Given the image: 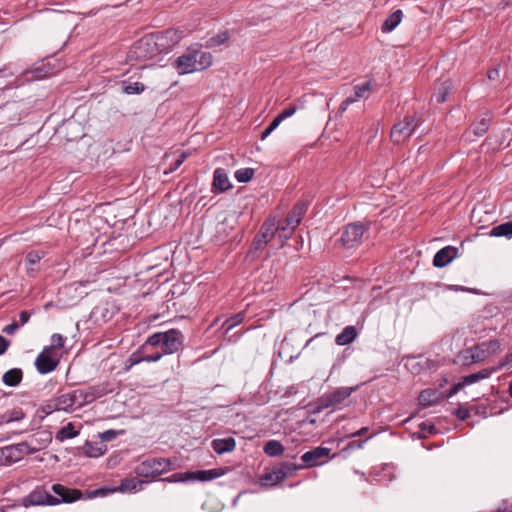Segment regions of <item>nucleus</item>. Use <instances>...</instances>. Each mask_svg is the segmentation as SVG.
Returning a JSON list of instances; mask_svg holds the SVG:
<instances>
[{
  "label": "nucleus",
  "mask_w": 512,
  "mask_h": 512,
  "mask_svg": "<svg viewBox=\"0 0 512 512\" xmlns=\"http://www.w3.org/2000/svg\"><path fill=\"white\" fill-rule=\"evenodd\" d=\"M229 39L228 31L220 32L208 40V46L215 47L224 44Z\"/></svg>",
  "instance_id": "obj_43"
},
{
  "label": "nucleus",
  "mask_w": 512,
  "mask_h": 512,
  "mask_svg": "<svg viewBox=\"0 0 512 512\" xmlns=\"http://www.w3.org/2000/svg\"><path fill=\"white\" fill-rule=\"evenodd\" d=\"M41 257L37 252H30L27 255V261L30 264H36L40 261Z\"/></svg>",
  "instance_id": "obj_55"
},
{
  "label": "nucleus",
  "mask_w": 512,
  "mask_h": 512,
  "mask_svg": "<svg viewBox=\"0 0 512 512\" xmlns=\"http://www.w3.org/2000/svg\"><path fill=\"white\" fill-rule=\"evenodd\" d=\"M437 429L433 424L422 422L418 424V438H425L428 435L436 434Z\"/></svg>",
  "instance_id": "obj_41"
},
{
  "label": "nucleus",
  "mask_w": 512,
  "mask_h": 512,
  "mask_svg": "<svg viewBox=\"0 0 512 512\" xmlns=\"http://www.w3.org/2000/svg\"><path fill=\"white\" fill-rule=\"evenodd\" d=\"M212 59L209 52L192 49L179 56L174 62V67L180 75L189 74L207 69L212 65Z\"/></svg>",
  "instance_id": "obj_1"
},
{
  "label": "nucleus",
  "mask_w": 512,
  "mask_h": 512,
  "mask_svg": "<svg viewBox=\"0 0 512 512\" xmlns=\"http://www.w3.org/2000/svg\"><path fill=\"white\" fill-rule=\"evenodd\" d=\"M184 336L178 329H170L165 332H156L146 340V347L156 345L160 347L164 354H173L183 346Z\"/></svg>",
  "instance_id": "obj_2"
},
{
  "label": "nucleus",
  "mask_w": 512,
  "mask_h": 512,
  "mask_svg": "<svg viewBox=\"0 0 512 512\" xmlns=\"http://www.w3.org/2000/svg\"><path fill=\"white\" fill-rule=\"evenodd\" d=\"M51 340L52 344L48 348H52V352L55 353L56 349H61L64 347L65 338L61 334H53Z\"/></svg>",
  "instance_id": "obj_46"
},
{
  "label": "nucleus",
  "mask_w": 512,
  "mask_h": 512,
  "mask_svg": "<svg viewBox=\"0 0 512 512\" xmlns=\"http://www.w3.org/2000/svg\"><path fill=\"white\" fill-rule=\"evenodd\" d=\"M194 480L210 481L223 475L221 469L199 470L193 472Z\"/></svg>",
  "instance_id": "obj_31"
},
{
  "label": "nucleus",
  "mask_w": 512,
  "mask_h": 512,
  "mask_svg": "<svg viewBox=\"0 0 512 512\" xmlns=\"http://www.w3.org/2000/svg\"><path fill=\"white\" fill-rule=\"evenodd\" d=\"M145 347L146 342L141 346V353H144L145 362H157L165 355L160 347L156 348V345H149L146 349Z\"/></svg>",
  "instance_id": "obj_27"
},
{
  "label": "nucleus",
  "mask_w": 512,
  "mask_h": 512,
  "mask_svg": "<svg viewBox=\"0 0 512 512\" xmlns=\"http://www.w3.org/2000/svg\"><path fill=\"white\" fill-rule=\"evenodd\" d=\"M171 460L165 457L147 458L134 467V473L142 478H156L171 470Z\"/></svg>",
  "instance_id": "obj_5"
},
{
  "label": "nucleus",
  "mask_w": 512,
  "mask_h": 512,
  "mask_svg": "<svg viewBox=\"0 0 512 512\" xmlns=\"http://www.w3.org/2000/svg\"><path fill=\"white\" fill-rule=\"evenodd\" d=\"M79 431L75 430V427L72 423H67L65 426H63L57 433H56V440L58 441H64L67 439H72L76 436H78Z\"/></svg>",
  "instance_id": "obj_34"
},
{
  "label": "nucleus",
  "mask_w": 512,
  "mask_h": 512,
  "mask_svg": "<svg viewBox=\"0 0 512 512\" xmlns=\"http://www.w3.org/2000/svg\"><path fill=\"white\" fill-rule=\"evenodd\" d=\"M350 104L346 100H343L342 103L339 106L340 112L346 111V109L349 107Z\"/></svg>",
  "instance_id": "obj_63"
},
{
  "label": "nucleus",
  "mask_w": 512,
  "mask_h": 512,
  "mask_svg": "<svg viewBox=\"0 0 512 512\" xmlns=\"http://www.w3.org/2000/svg\"><path fill=\"white\" fill-rule=\"evenodd\" d=\"M457 255V249L451 246L440 249L434 256L433 265L444 267L448 265Z\"/></svg>",
  "instance_id": "obj_20"
},
{
  "label": "nucleus",
  "mask_w": 512,
  "mask_h": 512,
  "mask_svg": "<svg viewBox=\"0 0 512 512\" xmlns=\"http://www.w3.org/2000/svg\"><path fill=\"white\" fill-rule=\"evenodd\" d=\"M188 480H194L193 472L174 473L173 475L163 479V481L169 483L185 482Z\"/></svg>",
  "instance_id": "obj_40"
},
{
  "label": "nucleus",
  "mask_w": 512,
  "mask_h": 512,
  "mask_svg": "<svg viewBox=\"0 0 512 512\" xmlns=\"http://www.w3.org/2000/svg\"><path fill=\"white\" fill-rule=\"evenodd\" d=\"M144 89H145V86L141 82H133V83H127V84L124 83V86H123V91L128 95L140 94L144 91Z\"/></svg>",
  "instance_id": "obj_42"
},
{
  "label": "nucleus",
  "mask_w": 512,
  "mask_h": 512,
  "mask_svg": "<svg viewBox=\"0 0 512 512\" xmlns=\"http://www.w3.org/2000/svg\"><path fill=\"white\" fill-rule=\"evenodd\" d=\"M350 104L346 100H343L342 103L339 106L340 112L346 111V109L349 107Z\"/></svg>",
  "instance_id": "obj_64"
},
{
  "label": "nucleus",
  "mask_w": 512,
  "mask_h": 512,
  "mask_svg": "<svg viewBox=\"0 0 512 512\" xmlns=\"http://www.w3.org/2000/svg\"><path fill=\"white\" fill-rule=\"evenodd\" d=\"M236 442L232 437L223 439H214L212 441V448L217 454H224L231 452L235 449Z\"/></svg>",
  "instance_id": "obj_22"
},
{
  "label": "nucleus",
  "mask_w": 512,
  "mask_h": 512,
  "mask_svg": "<svg viewBox=\"0 0 512 512\" xmlns=\"http://www.w3.org/2000/svg\"><path fill=\"white\" fill-rule=\"evenodd\" d=\"M130 366L139 364L144 361V353H141V347L129 357Z\"/></svg>",
  "instance_id": "obj_49"
},
{
  "label": "nucleus",
  "mask_w": 512,
  "mask_h": 512,
  "mask_svg": "<svg viewBox=\"0 0 512 512\" xmlns=\"http://www.w3.org/2000/svg\"><path fill=\"white\" fill-rule=\"evenodd\" d=\"M265 454L271 457H277L283 454L284 446L277 440H269L263 448Z\"/></svg>",
  "instance_id": "obj_33"
},
{
  "label": "nucleus",
  "mask_w": 512,
  "mask_h": 512,
  "mask_svg": "<svg viewBox=\"0 0 512 512\" xmlns=\"http://www.w3.org/2000/svg\"><path fill=\"white\" fill-rule=\"evenodd\" d=\"M121 433H123V431L109 429L100 433L99 437L103 442H110L113 441Z\"/></svg>",
  "instance_id": "obj_47"
},
{
  "label": "nucleus",
  "mask_w": 512,
  "mask_h": 512,
  "mask_svg": "<svg viewBox=\"0 0 512 512\" xmlns=\"http://www.w3.org/2000/svg\"><path fill=\"white\" fill-rule=\"evenodd\" d=\"M371 90V83L365 82L362 84H358L354 87V95L357 99H361L365 97V95Z\"/></svg>",
  "instance_id": "obj_44"
},
{
  "label": "nucleus",
  "mask_w": 512,
  "mask_h": 512,
  "mask_svg": "<svg viewBox=\"0 0 512 512\" xmlns=\"http://www.w3.org/2000/svg\"><path fill=\"white\" fill-rule=\"evenodd\" d=\"M453 415H455L459 420L465 421L470 417V410L460 406L453 412Z\"/></svg>",
  "instance_id": "obj_50"
},
{
  "label": "nucleus",
  "mask_w": 512,
  "mask_h": 512,
  "mask_svg": "<svg viewBox=\"0 0 512 512\" xmlns=\"http://www.w3.org/2000/svg\"><path fill=\"white\" fill-rule=\"evenodd\" d=\"M2 451H3V454H4V455H6L7 457H10V458H11V457L13 456V453H14L15 451H17V449H16L15 447L10 446V447H5V448H3V450H2Z\"/></svg>",
  "instance_id": "obj_59"
},
{
  "label": "nucleus",
  "mask_w": 512,
  "mask_h": 512,
  "mask_svg": "<svg viewBox=\"0 0 512 512\" xmlns=\"http://www.w3.org/2000/svg\"><path fill=\"white\" fill-rule=\"evenodd\" d=\"M402 11L400 9L394 11L392 14H390L385 21L383 22L381 26V30L384 33H389L393 31L401 22L402 20Z\"/></svg>",
  "instance_id": "obj_26"
},
{
  "label": "nucleus",
  "mask_w": 512,
  "mask_h": 512,
  "mask_svg": "<svg viewBox=\"0 0 512 512\" xmlns=\"http://www.w3.org/2000/svg\"><path fill=\"white\" fill-rule=\"evenodd\" d=\"M368 430H369L368 427H362L358 431L352 433L351 436L352 437L363 436V435H365L368 432Z\"/></svg>",
  "instance_id": "obj_60"
},
{
  "label": "nucleus",
  "mask_w": 512,
  "mask_h": 512,
  "mask_svg": "<svg viewBox=\"0 0 512 512\" xmlns=\"http://www.w3.org/2000/svg\"><path fill=\"white\" fill-rule=\"evenodd\" d=\"M82 397L83 396L81 389L60 394L55 399L54 409L68 411L73 406L82 407L83 405H85Z\"/></svg>",
  "instance_id": "obj_13"
},
{
  "label": "nucleus",
  "mask_w": 512,
  "mask_h": 512,
  "mask_svg": "<svg viewBox=\"0 0 512 512\" xmlns=\"http://www.w3.org/2000/svg\"><path fill=\"white\" fill-rule=\"evenodd\" d=\"M277 467L280 471L282 479L284 480L287 477H293L298 470L305 468V465H297L292 462H283Z\"/></svg>",
  "instance_id": "obj_30"
},
{
  "label": "nucleus",
  "mask_w": 512,
  "mask_h": 512,
  "mask_svg": "<svg viewBox=\"0 0 512 512\" xmlns=\"http://www.w3.org/2000/svg\"><path fill=\"white\" fill-rule=\"evenodd\" d=\"M231 187L229 178L224 169L217 168L213 173V188L220 192H224Z\"/></svg>",
  "instance_id": "obj_21"
},
{
  "label": "nucleus",
  "mask_w": 512,
  "mask_h": 512,
  "mask_svg": "<svg viewBox=\"0 0 512 512\" xmlns=\"http://www.w3.org/2000/svg\"><path fill=\"white\" fill-rule=\"evenodd\" d=\"M416 129V121L413 115L406 116L403 121L396 123L391 129V139L400 144L409 138Z\"/></svg>",
  "instance_id": "obj_12"
},
{
  "label": "nucleus",
  "mask_w": 512,
  "mask_h": 512,
  "mask_svg": "<svg viewBox=\"0 0 512 512\" xmlns=\"http://www.w3.org/2000/svg\"><path fill=\"white\" fill-rule=\"evenodd\" d=\"M19 328V323H17L16 321H13L12 323L6 325L3 329H2V332L8 334V335H12L14 334Z\"/></svg>",
  "instance_id": "obj_54"
},
{
  "label": "nucleus",
  "mask_w": 512,
  "mask_h": 512,
  "mask_svg": "<svg viewBox=\"0 0 512 512\" xmlns=\"http://www.w3.org/2000/svg\"><path fill=\"white\" fill-rule=\"evenodd\" d=\"M499 348L498 340H489L467 349L466 354L467 358L471 359V363H478L493 355Z\"/></svg>",
  "instance_id": "obj_10"
},
{
  "label": "nucleus",
  "mask_w": 512,
  "mask_h": 512,
  "mask_svg": "<svg viewBox=\"0 0 512 512\" xmlns=\"http://www.w3.org/2000/svg\"><path fill=\"white\" fill-rule=\"evenodd\" d=\"M297 110V107L294 106V105H291L287 108H285L278 116V120H280L281 122L285 119H287L288 117H291L292 115H294V113L296 112Z\"/></svg>",
  "instance_id": "obj_51"
},
{
  "label": "nucleus",
  "mask_w": 512,
  "mask_h": 512,
  "mask_svg": "<svg viewBox=\"0 0 512 512\" xmlns=\"http://www.w3.org/2000/svg\"><path fill=\"white\" fill-rule=\"evenodd\" d=\"M52 491L58 495L61 502L72 503L79 500L82 496V492L78 489H71L62 484H53Z\"/></svg>",
  "instance_id": "obj_17"
},
{
  "label": "nucleus",
  "mask_w": 512,
  "mask_h": 512,
  "mask_svg": "<svg viewBox=\"0 0 512 512\" xmlns=\"http://www.w3.org/2000/svg\"><path fill=\"white\" fill-rule=\"evenodd\" d=\"M187 157H188V154L185 152L178 155V157L174 160V162H172L170 164V167L167 170H165L164 173L169 174V173L176 171L183 164V162L186 160Z\"/></svg>",
  "instance_id": "obj_45"
},
{
  "label": "nucleus",
  "mask_w": 512,
  "mask_h": 512,
  "mask_svg": "<svg viewBox=\"0 0 512 512\" xmlns=\"http://www.w3.org/2000/svg\"><path fill=\"white\" fill-rule=\"evenodd\" d=\"M357 387H339L335 390L323 394L317 400L316 412H320L324 409H340L343 407L351 394L356 391Z\"/></svg>",
  "instance_id": "obj_6"
},
{
  "label": "nucleus",
  "mask_w": 512,
  "mask_h": 512,
  "mask_svg": "<svg viewBox=\"0 0 512 512\" xmlns=\"http://www.w3.org/2000/svg\"><path fill=\"white\" fill-rule=\"evenodd\" d=\"M190 31L191 30L180 28H170L163 32L153 33L152 37L154 38V41L157 42V49L161 54L169 52Z\"/></svg>",
  "instance_id": "obj_7"
},
{
  "label": "nucleus",
  "mask_w": 512,
  "mask_h": 512,
  "mask_svg": "<svg viewBox=\"0 0 512 512\" xmlns=\"http://www.w3.org/2000/svg\"><path fill=\"white\" fill-rule=\"evenodd\" d=\"M235 179L239 183H247L249 182L253 176H254V169L252 168H242L235 172Z\"/></svg>",
  "instance_id": "obj_39"
},
{
  "label": "nucleus",
  "mask_w": 512,
  "mask_h": 512,
  "mask_svg": "<svg viewBox=\"0 0 512 512\" xmlns=\"http://www.w3.org/2000/svg\"><path fill=\"white\" fill-rule=\"evenodd\" d=\"M22 504L25 507L39 505L55 506L60 504V500L58 499V497L52 496L44 488L37 487L33 491H31L25 498H23Z\"/></svg>",
  "instance_id": "obj_11"
},
{
  "label": "nucleus",
  "mask_w": 512,
  "mask_h": 512,
  "mask_svg": "<svg viewBox=\"0 0 512 512\" xmlns=\"http://www.w3.org/2000/svg\"><path fill=\"white\" fill-rule=\"evenodd\" d=\"M281 121L278 118H274L273 121L269 124V126L262 132L261 139L264 140L267 138L279 125Z\"/></svg>",
  "instance_id": "obj_48"
},
{
  "label": "nucleus",
  "mask_w": 512,
  "mask_h": 512,
  "mask_svg": "<svg viewBox=\"0 0 512 512\" xmlns=\"http://www.w3.org/2000/svg\"><path fill=\"white\" fill-rule=\"evenodd\" d=\"M490 235L494 237H512V221H508L493 227Z\"/></svg>",
  "instance_id": "obj_32"
},
{
  "label": "nucleus",
  "mask_w": 512,
  "mask_h": 512,
  "mask_svg": "<svg viewBox=\"0 0 512 512\" xmlns=\"http://www.w3.org/2000/svg\"><path fill=\"white\" fill-rule=\"evenodd\" d=\"M488 78L492 81L499 79V71L498 69H492L488 71Z\"/></svg>",
  "instance_id": "obj_58"
},
{
  "label": "nucleus",
  "mask_w": 512,
  "mask_h": 512,
  "mask_svg": "<svg viewBox=\"0 0 512 512\" xmlns=\"http://www.w3.org/2000/svg\"><path fill=\"white\" fill-rule=\"evenodd\" d=\"M9 344V341L0 335V355H3L7 351Z\"/></svg>",
  "instance_id": "obj_56"
},
{
  "label": "nucleus",
  "mask_w": 512,
  "mask_h": 512,
  "mask_svg": "<svg viewBox=\"0 0 512 512\" xmlns=\"http://www.w3.org/2000/svg\"><path fill=\"white\" fill-rule=\"evenodd\" d=\"M283 481L278 467L273 470L266 472L260 477V484L262 486H274Z\"/></svg>",
  "instance_id": "obj_29"
},
{
  "label": "nucleus",
  "mask_w": 512,
  "mask_h": 512,
  "mask_svg": "<svg viewBox=\"0 0 512 512\" xmlns=\"http://www.w3.org/2000/svg\"><path fill=\"white\" fill-rule=\"evenodd\" d=\"M452 88V84L449 80H446L444 82H441L437 88L435 89V92L432 96V99L436 103H443L446 101L447 96L450 93V90Z\"/></svg>",
  "instance_id": "obj_28"
},
{
  "label": "nucleus",
  "mask_w": 512,
  "mask_h": 512,
  "mask_svg": "<svg viewBox=\"0 0 512 512\" xmlns=\"http://www.w3.org/2000/svg\"><path fill=\"white\" fill-rule=\"evenodd\" d=\"M24 418V413L21 409H13L11 411L6 412L1 416L0 423H10L20 421Z\"/></svg>",
  "instance_id": "obj_38"
},
{
  "label": "nucleus",
  "mask_w": 512,
  "mask_h": 512,
  "mask_svg": "<svg viewBox=\"0 0 512 512\" xmlns=\"http://www.w3.org/2000/svg\"><path fill=\"white\" fill-rule=\"evenodd\" d=\"M504 366L512 363V351L506 355L505 360L502 362Z\"/></svg>",
  "instance_id": "obj_62"
},
{
  "label": "nucleus",
  "mask_w": 512,
  "mask_h": 512,
  "mask_svg": "<svg viewBox=\"0 0 512 512\" xmlns=\"http://www.w3.org/2000/svg\"><path fill=\"white\" fill-rule=\"evenodd\" d=\"M443 397L444 394L439 389L428 388L418 394V404L424 407H428L439 402L441 399H443Z\"/></svg>",
  "instance_id": "obj_18"
},
{
  "label": "nucleus",
  "mask_w": 512,
  "mask_h": 512,
  "mask_svg": "<svg viewBox=\"0 0 512 512\" xmlns=\"http://www.w3.org/2000/svg\"><path fill=\"white\" fill-rule=\"evenodd\" d=\"M23 379V371L20 368H12L2 376V382L8 387L18 386Z\"/></svg>",
  "instance_id": "obj_23"
},
{
  "label": "nucleus",
  "mask_w": 512,
  "mask_h": 512,
  "mask_svg": "<svg viewBox=\"0 0 512 512\" xmlns=\"http://www.w3.org/2000/svg\"><path fill=\"white\" fill-rule=\"evenodd\" d=\"M295 230H292L291 228H288L285 232L278 231L279 232V239H280V247H283L285 242L292 237V234Z\"/></svg>",
  "instance_id": "obj_53"
},
{
  "label": "nucleus",
  "mask_w": 512,
  "mask_h": 512,
  "mask_svg": "<svg viewBox=\"0 0 512 512\" xmlns=\"http://www.w3.org/2000/svg\"><path fill=\"white\" fill-rule=\"evenodd\" d=\"M59 360L52 348H44L36 357L35 366L40 374H47L56 369Z\"/></svg>",
  "instance_id": "obj_14"
},
{
  "label": "nucleus",
  "mask_w": 512,
  "mask_h": 512,
  "mask_svg": "<svg viewBox=\"0 0 512 512\" xmlns=\"http://www.w3.org/2000/svg\"><path fill=\"white\" fill-rule=\"evenodd\" d=\"M82 390V399L84 401V404H89L95 401L98 398H101L108 394L109 390L107 388V384H98L89 386L86 389Z\"/></svg>",
  "instance_id": "obj_19"
},
{
  "label": "nucleus",
  "mask_w": 512,
  "mask_h": 512,
  "mask_svg": "<svg viewBox=\"0 0 512 512\" xmlns=\"http://www.w3.org/2000/svg\"><path fill=\"white\" fill-rule=\"evenodd\" d=\"M159 54L157 42L154 41L152 34H147L131 46L127 59L131 63H136L153 59Z\"/></svg>",
  "instance_id": "obj_4"
},
{
  "label": "nucleus",
  "mask_w": 512,
  "mask_h": 512,
  "mask_svg": "<svg viewBox=\"0 0 512 512\" xmlns=\"http://www.w3.org/2000/svg\"><path fill=\"white\" fill-rule=\"evenodd\" d=\"M490 118L483 117L472 124L473 133L476 136H483L489 129Z\"/></svg>",
  "instance_id": "obj_36"
},
{
  "label": "nucleus",
  "mask_w": 512,
  "mask_h": 512,
  "mask_svg": "<svg viewBox=\"0 0 512 512\" xmlns=\"http://www.w3.org/2000/svg\"><path fill=\"white\" fill-rule=\"evenodd\" d=\"M108 490L104 489V488H100V489H97L95 491H93V495L95 496H105L107 494Z\"/></svg>",
  "instance_id": "obj_61"
},
{
  "label": "nucleus",
  "mask_w": 512,
  "mask_h": 512,
  "mask_svg": "<svg viewBox=\"0 0 512 512\" xmlns=\"http://www.w3.org/2000/svg\"><path fill=\"white\" fill-rule=\"evenodd\" d=\"M503 367H504V364L500 363L496 367L484 368L476 373H472V374L462 377L460 382L454 384L450 388V390L447 393V397H452L453 395L457 394L460 390H462L467 385H471L475 382H478L480 380L490 377L494 372L498 371L499 369H501Z\"/></svg>",
  "instance_id": "obj_9"
},
{
  "label": "nucleus",
  "mask_w": 512,
  "mask_h": 512,
  "mask_svg": "<svg viewBox=\"0 0 512 512\" xmlns=\"http://www.w3.org/2000/svg\"><path fill=\"white\" fill-rule=\"evenodd\" d=\"M368 229L369 225L367 224L361 222L350 223L344 227L339 241L344 248L357 247L362 243Z\"/></svg>",
  "instance_id": "obj_8"
},
{
  "label": "nucleus",
  "mask_w": 512,
  "mask_h": 512,
  "mask_svg": "<svg viewBox=\"0 0 512 512\" xmlns=\"http://www.w3.org/2000/svg\"><path fill=\"white\" fill-rule=\"evenodd\" d=\"M30 319V313L28 311H21L19 314L20 325L26 324Z\"/></svg>",
  "instance_id": "obj_57"
},
{
  "label": "nucleus",
  "mask_w": 512,
  "mask_h": 512,
  "mask_svg": "<svg viewBox=\"0 0 512 512\" xmlns=\"http://www.w3.org/2000/svg\"><path fill=\"white\" fill-rule=\"evenodd\" d=\"M366 440H353L347 444L345 448H343L342 452L355 450V449H361L363 445L365 444Z\"/></svg>",
  "instance_id": "obj_52"
},
{
  "label": "nucleus",
  "mask_w": 512,
  "mask_h": 512,
  "mask_svg": "<svg viewBox=\"0 0 512 512\" xmlns=\"http://www.w3.org/2000/svg\"><path fill=\"white\" fill-rule=\"evenodd\" d=\"M106 445L101 444H91L86 443L85 445V455L88 457L97 458L99 456H102L106 452Z\"/></svg>",
  "instance_id": "obj_37"
},
{
  "label": "nucleus",
  "mask_w": 512,
  "mask_h": 512,
  "mask_svg": "<svg viewBox=\"0 0 512 512\" xmlns=\"http://www.w3.org/2000/svg\"><path fill=\"white\" fill-rule=\"evenodd\" d=\"M244 320V313L239 312L234 316L227 318L223 324L221 325V329L224 331V334H227L230 330H232L237 325L241 324Z\"/></svg>",
  "instance_id": "obj_35"
},
{
  "label": "nucleus",
  "mask_w": 512,
  "mask_h": 512,
  "mask_svg": "<svg viewBox=\"0 0 512 512\" xmlns=\"http://www.w3.org/2000/svg\"><path fill=\"white\" fill-rule=\"evenodd\" d=\"M329 453V448L319 446L305 452L301 456V459L305 463V467H314L321 464V460L325 457H328Z\"/></svg>",
  "instance_id": "obj_16"
},
{
  "label": "nucleus",
  "mask_w": 512,
  "mask_h": 512,
  "mask_svg": "<svg viewBox=\"0 0 512 512\" xmlns=\"http://www.w3.org/2000/svg\"><path fill=\"white\" fill-rule=\"evenodd\" d=\"M147 481L140 480L138 478H125L121 481L120 486L118 488L121 492H137L142 489L144 484H147Z\"/></svg>",
  "instance_id": "obj_24"
},
{
  "label": "nucleus",
  "mask_w": 512,
  "mask_h": 512,
  "mask_svg": "<svg viewBox=\"0 0 512 512\" xmlns=\"http://www.w3.org/2000/svg\"><path fill=\"white\" fill-rule=\"evenodd\" d=\"M277 231H286V228L281 225L275 217L267 219L262 225L259 232L256 234L249 253L255 258L258 257V252L262 251L264 247L275 237Z\"/></svg>",
  "instance_id": "obj_3"
},
{
  "label": "nucleus",
  "mask_w": 512,
  "mask_h": 512,
  "mask_svg": "<svg viewBox=\"0 0 512 512\" xmlns=\"http://www.w3.org/2000/svg\"><path fill=\"white\" fill-rule=\"evenodd\" d=\"M309 203L305 200H301L297 202L291 212L287 215L284 222L281 223L282 226L286 228H291L292 230H295L299 224L301 223V220L305 216L307 209H308Z\"/></svg>",
  "instance_id": "obj_15"
},
{
  "label": "nucleus",
  "mask_w": 512,
  "mask_h": 512,
  "mask_svg": "<svg viewBox=\"0 0 512 512\" xmlns=\"http://www.w3.org/2000/svg\"><path fill=\"white\" fill-rule=\"evenodd\" d=\"M357 335L358 333L354 326H346L342 332L336 336L335 342L340 346H345L352 343Z\"/></svg>",
  "instance_id": "obj_25"
}]
</instances>
